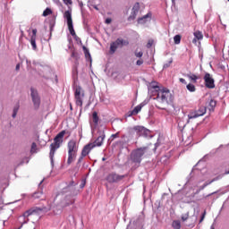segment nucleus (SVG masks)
<instances>
[{"label": "nucleus", "instance_id": "21", "mask_svg": "<svg viewBox=\"0 0 229 229\" xmlns=\"http://www.w3.org/2000/svg\"><path fill=\"white\" fill-rule=\"evenodd\" d=\"M68 24V30L70 31V35L73 37L76 40H78V36L76 35V31H74V25L72 23H67Z\"/></svg>", "mask_w": 229, "mask_h": 229}, {"label": "nucleus", "instance_id": "26", "mask_svg": "<svg viewBox=\"0 0 229 229\" xmlns=\"http://www.w3.org/2000/svg\"><path fill=\"white\" fill-rule=\"evenodd\" d=\"M139 10H140V4H139V2H137L133 7H132V10H131V13H136V15L139 13Z\"/></svg>", "mask_w": 229, "mask_h": 229}, {"label": "nucleus", "instance_id": "16", "mask_svg": "<svg viewBox=\"0 0 229 229\" xmlns=\"http://www.w3.org/2000/svg\"><path fill=\"white\" fill-rule=\"evenodd\" d=\"M41 210H42V208H40L29 209L23 213V217H30V216H33V214H35L38 211H41Z\"/></svg>", "mask_w": 229, "mask_h": 229}, {"label": "nucleus", "instance_id": "56", "mask_svg": "<svg viewBox=\"0 0 229 229\" xmlns=\"http://www.w3.org/2000/svg\"><path fill=\"white\" fill-rule=\"evenodd\" d=\"M83 187H85V181H82L81 184L80 185L81 189H83Z\"/></svg>", "mask_w": 229, "mask_h": 229}, {"label": "nucleus", "instance_id": "44", "mask_svg": "<svg viewBox=\"0 0 229 229\" xmlns=\"http://www.w3.org/2000/svg\"><path fill=\"white\" fill-rule=\"evenodd\" d=\"M83 158H85V157H83V155H81V157L78 159L77 165H80V164L83 162Z\"/></svg>", "mask_w": 229, "mask_h": 229}, {"label": "nucleus", "instance_id": "17", "mask_svg": "<svg viewBox=\"0 0 229 229\" xmlns=\"http://www.w3.org/2000/svg\"><path fill=\"white\" fill-rule=\"evenodd\" d=\"M141 110H142V106L140 105L136 106L132 111L128 112V117H131V115H137V114H139V112H140Z\"/></svg>", "mask_w": 229, "mask_h": 229}, {"label": "nucleus", "instance_id": "31", "mask_svg": "<svg viewBox=\"0 0 229 229\" xmlns=\"http://www.w3.org/2000/svg\"><path fill=\"white\" fill-rule=\"evenodd\" d=\"M216 105H217V102L214 99H211L208 103V106L210 107L209 110H214Z\"/></svg>", "mask_w": 229, "mask_h": 229}, {"label": "nucleus", "instance_id": "46", "mask_svg": "<svg viewBox=\"0 0 229 229\" xmlns=\"http://www.w3.org/2000/svg\"><path fill=\"white\" fill-rule=\"evenodd\" d=\"M142 64H144V60H142V59H139V60L136 62V65H139V66L142 65Z\"/></svg>", "mask_w": 229, "mask_h": 229}, {"label": "nucleus", "instance_id": "49", "mask_svg": "<svg viewBox=\"0 0 229 229\" xmlns=\"http://www.w3.org/2000/svg\"><path fill=\"white\" fill-rule=\"evenodd\" d=\"M64 4H72V0H63Z\"/></svg>", "mask_w": 229, "mask_h": 229}, {"label": "nucleus", "instance_id": "41", "mask_svg": "<svg viewBox=\"0 0 229 229\" xmlns=\"http://www.w3.org/2000/svg\"><path fill=\"white\" fill-rule=\"evenodd\" d=\"M181 218H182V221L183 222L187 221V219H189V213L182 215Z\"/></svg>", "mask_w": 229, "mask_h": 229}, {"label": "nucleus", "instance_id": "40", "mask_svg": "<svg viewBox=\"0 0 229 229\" xmlns=\"http://www.w3.org/2000/svg\"><path fill=\"white\" fill-rule=\"evenodd\" d=\"M144 55V53L142 51L140 52H135V56L137 58H142V56Z\"/></svg>", "mask_w": 229, "mask_h": 229}, {"label": "nucleus", "instance_id": "36", "mask_svg": "<svg viewBox=\"0 0 229 229\" xmlns=\"http://www.w3.org/2000/svg\"><path fill=\"white\" fill-rule=\"evenodd\" d=\"M135 19H137V14L135 13H131L130 16L128 17L129 22L135 21Z\"/></svg>", "mask_w": 229, "mask_h": 229}, {"label": "nucleus", "instance_id": "11", "mask_svg": "<svg viewBox=\"0 0 229 229\" xmlns=\"http://www.w3.org/2000/svg\"><path fill=\"white\" fill-rule=\"evenodd\" d=\"M204 83L206 89H216V81L214 80V77L208 72H206L204 77Z\"/></svg>", "mask_w": 229, "mask_h": 229}, {"label": "nucleus", "instance_id": "10", "mask_svg": "<svg viewBox=\"0 0 229 229\" xmlns=\"http://www.w3.org/2000/svg\"><path fill=\"white\" fill-rule=\"evenodd\" d=\"M30 96L35 110H38L40 108V96L38 95V91L34 88H30Z\"/></svg>", "mask_w": 229, "mask_h": 229}, {"label": "nucleus", "instance_id": "20", "mask_svg": "<svg viewBox=\"0 0 229 229\" xmlns=\"http://www.w3.org/2000/svg\"><path fill=\"white\" fill-rule=\"evenodd\" d=\"M64 19L67 21V24L72 23V13L71 11H65L64 13Z\"/></svg>", "mask_w": 229, "mask_h": 229}, {"label": "nucleus", "instance_id": "24", "mask_svg": "<svg viewBox=\"0 0 229 229\" xmlns=\"http://www.w3.org/2000/svg\"><path fill=\"white\" fill-rule=\"evenodd\" d=\"M19 108H21V106L19 104H16L13 106V114H12L13 119H15V117H17V114L19 113Z\"/></svg>", "mask_w": 229, "mask_h": 229}, {"label": "nucleus", "instance_id": "39", "mask_svg": "<svg viewBox=\"0 0 229 229\" xmlns=\"http://www.w3.org/2000/svg\"><path fill=\"white\" fill-rule=\"evenodd\" d=\"M171 64H173V59L169 60L167 63H165L163 65V69H169V67H171Z\"/></svg>", "mask_w": 229, "mask_h": 229}, {"label": "nucleus", "instance_id": "52", "mask_svg": "<svg viewBox=\"0 0 229 229\" xmlns=\"http://www.w3.org/2000/svg\"><path fill=\"white\" fill-rule=\"evenodd\" d=\"M148 103V100H144L142 103L140 104V106L143 108V106H146V104Z\"/></svg>", "mask_w": 229, "mask_h": 229}, {"label": "nucleus", "instance_id": "37", "mask_svg": "<svg viewBox=\"0 0 229 229\" xmlns=\"http://www.w3.org/2000/svg\"><path fill=\"white\" fill-rule=\"evenodd\" d=\"M42 194L43 192L42 191H37V192H34L32 197L35 199H38V198H41L42 197Z\"/></svg>", "mask_w": 229, "mask_h": 229}, {"label": "nucleus", "instance_id": "64", "mask_svg": "<svg viewBox=\"0 0 229 229\" xmlns=\"http://www.w3.org/2000/svg\"><path fill=\"white\" fill-rule=\"evenodd\" d=\"M172 4H175V0H172Z\"/></svg>", "mask_w": 229, "mask_h": 229}, {"label": "nucleus", "instance_id": "8", "mask_svg": "<svg viewBox=\"0 0 229 229\" xmlns=\"http://www.w3.org/2000/svg\"><path fill=\"white\" fill-rule=\"evenodd\" d=\"M130 42L128 40H124L121 38H118L115 41L112 42L110 45L109 53L110 55H114L119 47H123V46H129Z\"/></svg>", "mask_w": 229, "mask_h": 229}, {"label": "nucleus", "instance_id": "59", "mask_svg": "<svg viewBox=\"0 0 229 229\" xmlns=\"http://www.w3.org/2000/svg\"><path fill=\"white\" fill-rule=\"evenodd\" d=\"M199 192H201V190H199V188L197 190L196 194H199Z\"/></svg>", "mask_w": 229, "mask_h": 229}, {"label": "nucleus", "instance_id": "22", "mask_svg": "<svg viewBox=\"0 0 229 229\" xmlns=\"http://www.w3.org/2000/svg\"><path fill=\"white\" fill-rule=\"evenodd\" d=\"M198 114L196 113V111H191L188 114V120L186 122L187 124H189L191 123V119H198Z\"/></svg>", "mask_w": 229, "mask_h": 229}, {"label": "nucleus", "instance_id": "15", "mask_svg": "<svg viewBox=\"0 0 229 229\" xmlns=\"http://www.w3.org/2000/svg\"><path fill=\"white\" fill-rule=\"evenodd\" d=\"M186 78L189 79L191 83H198V80H201V75L190 72L186 74Z\"/></svg>", "mask_w": 229, "mask_h": 229}, {"label": "nucleus", "instance_id": "55", "mask_svg": "<svg viewBox=\"0 0 229 229\" xmlns=\"http://www.w3.org/2000/svg\"><path fill=\"white\" fill-rule=\"evenodd\" d=\"M111 22H112V19L111 18L106 19V24H110Z\"/></svg>", "mask_w": 229, "mask_h": 229}, {"label": "nucleus", "instance_id": "54", "mask_svg": "<svg viewBox=\"0 0 229 229\" xmlns=\"http://www.w3.org/2000/svg\"><path fill=\"white\" fill-rule=\"evenodd\" d=\"M113 139H118V137H119V132H116V133H114V134H112V136H111Z\"/></svg>", "mask_w": 229, "mask_h": 229}, {"label": "nucleus", "instance_id": "19", "mask_svg": "<svg viewBox=\"0 0 229 229\" xmlns=\"http://www.w3.org/2000/svg\"><path fill=\"white\" fill-rule=\"evenodd\" d=\"M194 39H193V44H196V42H198V40H203V33H201V31L199 30H196L194 33Z\"/></svg>", "mask_w": 229, "mask_h": 229}, {"label": "nucleus", "instance_id": "1", "mask_svg": "<svg viewBox=\"0 0 229 229\" xmlns=\"http://www.w3.org/2000/svg\"><path fill=\"white\" fill-rule=\"evenodd\" d=\"M148 92L152 96H156L154 99L161 105H173L174 103V96L171 93L169 89L160 87L157 82H152L148 87Z\"/></svg>", "mask_w": 229, "mask_h": 229}, {"label": "nucleus", "instance_id": "14", "mask_svg": "<svg viewBox=\"0 0 229 229\" xmlns=\"http://www.w3.org/2000/svg\"><path fill=\"white\" fill-rule=\"evenodd\" d=\"M152 15L151 13H148L143 17L138 18V24H146V22H149Z\"/></svg>", "mask_w": 229, "mask_h": 229}, {"label": "nucleus", "instance_id": "3", "mask_svg": "<svg viewBox=\"0 0 229 229\" xmlns=\"http://www.w3.org/2000/svg\"><path fill=\"white\" fill-rule=\"evenodd\" d=\"M148 151H149V148L148 147H141L132 150L131 153V162L133 164H136V165H140V162H142V157L146 153H148Z\"/></svg>", "mask_w": 229, "mask_h": 229}, {"label": "nucleus", "instance_id": "43", "mask_svg": "<svg viewBox=\"0 0 229 229\" xmlns=\"http://www.w3.org/2000/svg\"><path fill=\"white\" fill-rule=\"evenodd\" d=\"M167 160H169V157L167 156H164L161 157V161L164 162L165 164L167 163Z\"/></svg>", "mask_w": 229, "mask_h": 229}, {"label": "nucleus", "instance_id": "28", "mask_svg": "<svg viewBox=\"0 0 229 229\" xmlns=\"http://www.w3.org/2000/svg\"><path fill=\"white\" fill-rule=\"evenodd\" d=\"M186 89L189 90V92H196V86H194L192 83L186 85Z\"/></svg>", "mask_w": 229, "mask_h": 229}, {"label": "nucleus", "instance_id": "5", "mask_svg": "<svg viewBox=\"0 0 229 229\" xmlns=\"http://www.w3.org/2000/svg\"><path fill=\"white\" fill-rule=\"evenodd\" d=\"M64 197L59 202V207L61 208H67V207H71V205H74L76 203V195L74 193L71 192H63Z\"/></svg>", "mask_w": 229, "mask_h": 229}, {"label": "nucleus", "instance_id": "53", "mask_svg": "<svg viewBox=\"0 0 229 229\" xmlns=\"http://www.w3.org/2000/svg\"><path fill=\"white\" fill-rule=\"evenodd\" d=\"M152 46H153V41H148L147 44L148 49H149V47H151Z\"/></svg>", "mask_w": 229, "mask_h": 229}, {"label": "nucleus", "instance_id": "7", "mask_svg": "<svg viewBox=\"0 0 229 229\" xmlns=\"http://www.w3.org/2000/svg\"><path fill=\"white\" fill-rule=\"evenodd\" d=\"M127 174H119L115 172H111L106 176V182L107 183H121Z\"/></svg>", "mask_w": 229, "mask_h": 229}, {"label": "nucleus", "instance_id": "32", "mask_svg": "<svg viewBox=\"0 0 229 229\" xmlns=\"http://www.w3.org/2000/svg\"><path fill=\"white\" fill-rule=\"evenodd\" d=\"M30 44L32 46V49L37 50V38H30Z\"/></svg>", "mask_w": 229, "mask_h": 229}, {"label": "nucleus", "instance_id": "34", "mask_svg": "<svg viewBox=\"0 0 229 229\" xmlns=\"http://www.w3.org/2000/svg\"><path fill=\"white\" fill-rule=\"evenodd\" d=\"M174 44H176V45L180 44V42H182V36L175 35L174 37Z\"/></svg>", "mask_w": 229, "mask_h": 229}, {"label": "nucleus", "instance_id": "51", "mask_svg": "<svg viewBox=\"0 0 229 229\" xmlns=\"http://www.w3.org/2000/svg\"><path fill=\"white\" fill-rule=\"evenodd\" d=\"M72 73L73 74H78V66H74L72 69Z\"/></svg>", "mask_w": 229, "mask_h": 229}, {"label": "nucleus", "instance_id": "23", "mask_svg": "<svg viewBox=\"0 0 229 229\" xmlns=\"http://www.w3.org/2000/svg\"><path fill=\"white\" fill-rule=\"evenodd\" d=\"M198 117H201L207 114V108L205 106L199 107L198 110H195Z\"/></svg>", "mask_w": 229, "mask_h": 229}, {"label": "nucleus", "instance_id": "63", "mask_svg": "<svg viewBox=\"0 0 229 229\" xmlns=\"http://www.w3.org/2000/svg\"><path fill=\"white\" fill-rule=\"evenodd\" d=\"M70 110H72V104H70Z\"/></svg>", "mask_w": 229, "mask_h": 229}, {"label": "nucleus", "instance_id": "35", "mask_svg": "<svg viewBox=\"0 0 229 229\" xmlns=\"http://www.w3.org/2000/svg\"><path fill=\"white\" fill-rule=\"evenodd\" d=\"M71 57L72 58H74V60H76V62H78V60H80V54L72 51V55H71Z\"/></svg>", "mask_w": 229, "mask_h": 229}, {"label": "nucleus", "instance_id": "62", "mask_svg": "<svg viewBox=\"0 0 229 229\" xmlns=\"http://www.w3.org/2000/svg\"><path fill=\"white\" fill-rule=\"evenodd\" d=\"M210 229H216V227L214 226V225H212L210 226Z\"/></svg>", "mask_w": 229, "mask_h": 229}, {"label": "nucleus", "instance_id": "2", "mask_svg": "<svg viewBox=\"0 0 229 229\" xmlns=\"http://www.w3.org/2000/svg\"><path fill=\"white\" fill-rule=\"evenodd\" d=\"M65 131H60L54 138V142L50 144L49 158L52 169L55 167V154L56 153L57 149H60V146H62L64 142V137L65 136Z\"/></svg>", "mask_w": 229, "mask_h": 229}, {"label": "nucleus", "instance_id": "58", "mask_svg": "<svg viewBox=\"0 0 229 229\" xmlns=\"http://www.w3.org/2000/svg\"><path fill=\"white\" fill-rule=\"evenodd\" d=\"M44 183V179L39 182L38 187H40Z\"/></svg>", "mask_w": 229, "mask_h": 229}, {"label": "nucleus", "instance_id": "33", "mask_svg": "<svg viewBox=\"0 0 229 229\" xmlns=\"http://www.w3.org/2000/svg\"><path fill=\"white\" fill-rule=\"evenodd\" d=\"M53 13V11L51 8L47 7L44 12H43V17H47V15H51Z\"/></svg>", "mask_w": 229, "mask_h": 229}, {"label": "nucleus", "instance_id": "61", "mask_svg": "<svg viewBox=\"0 0 229 229\" xmlns=\"http://www.w3.org/2000/svg\"><path fill=\"white\" fill-rule=\"evenodd\" d=\"M218 18H219L220 24H223V21H221V16L220 15H218Z\"/></svg>", "mask_w": 229, "mask_h": 229}, {"label": "nucleus", "instance_id": "60", "mask_svg": "<svg viewBox=\"0 0 229 229\" xmlns=\"http://www.w3.org/2000/svg\"><path fill=\"white\" fill-rule=\"evenodd\" d=\"M81 8H83V2H81L80 4Z\"/></svg>", "mask_w": 229, "mask_h": 229}, {"label": "nucleus", "instance_id": "48", "mask_svg": "<svg viewBox=\"0 0 229 229\" xmlns=\"http://www.w3.org/2000/svg\"><path fill=\"white\" fill-rule=\"evenodd\" d=\"M179 81H180L181 83H182L183 85H187V81H185V79H183V78H180V79H179Z\"/></svg>", "mask_w": 229, "mask_h": 229}, {"label": "nucleus", "instance_id": "12", "mask_svg": "<svg viewBox=\"0 0 229 229\" xmlns=\"http://www.w3.org/2000/svg\"><path fill=\"white\" fill-rule=\"evenodd\" d=\"M105 131H102L99 133V136L96 139V140L91 143L95 148H100V146H103V140H105Z\"/></svg>", "mask_w": 229, "mask_h": 229}, {"label": "nucleus", "instance_id": "18", "mask_svg": "<svg viewBox=\"0 0 229 229\" xmlns=\"http://www.w3.org/2000/svg\"><path fill=\"white\" fill-rule=\"evenodd\" d=\"M73 185H74V181L70 182L69 185L64 188L62 192L74 193V188L72 187Z\"/></svg>", "mask_w": 229, "mask_h": 229}, {"label": "nucleus", "instance_id": "25", "mask_svg": "<svg viewBox=\"0 0 229 229\" xmlns=\"http://www.w3.org/2000/svg\"><path fill=\"white\" fill-rule=\"evenodd\" d=\"M172 227L174 229H181L182 228V222L180 220H174L172 223Z\"/></svg>", "mask_w": 229, "mask_h": 229}, {"label": "nucleus", "instance_id": "9", "mask_svg": "<svg viewBox=\"0 0 229 229\" xmlns=\"http://www.w3.org/2000/svg\"><path fill=\"white\" fill-rule=\"evenodd\" d=\"M82 89L81 86H76L74 89L75 103L77 106H83V97L85 94L81 93Z\"/></svg>", "mask_w": 229, "mask_h": 229}, {"label": "nucleus", "instance_id": "4", "mask_svg": "<svg viewBox=\"0 0 229 229\" xmlns=\"http://www.w3.org/2000/svg\"><path fill=\"white\" fill-rule=\"evenodd\" d=\"M131 135H136V137H144L145 139H151V131L146 129L144 126L136 125L129 129Z\"/></svg>", "mask_w": 229, "mask_h": 229}, {"label": "nucleus", "instance_id": "13", "mask_svg": "<svg viewBox=\"0 0 229 229\" xmlns=\"http://www.w3.org/2000/svg\"><path fill=\"white\" fill-rule=\"evenodd\" d=\"M94 148H96V145H93L92 143H89L86 146H84L81 150L82 157H87V155H89V153H90V151H92Z\"/></svg>", "mask_w": 229, "mask_h": 229}, {"label": "nucleus", "instance_id": "57", "mask_svg": "<svg viewBox=\"0 0 229 229\" xmlns=\"http://www.w3.org/2000/svg\"><path fill=\"white\" fill-rule=\"evenodd\" d=\"M20 69H21V64H16V68H15V70H16V71H19Z\"/></svg>", "mask_w": 229, "mask_h": 229}, {"label": "nucleus", "instance_id": "50", "mask_svg": "<svg viewBox=\"0 0 229 229\" xmlns=\"http://www.w3.org/2000/svg\"><path fill=\"white\" fill-rule=\"evenodd\" d=\"M207 212L204 211V213L202 214L199 223H203V220L205 219V216H206Z\"/></svg>", "mask_w": 229, "mask_h": 229}, {"label": "nucleus", "instance_id": "27", "mask_svg": "<svg viewBox=\"0 0 229 229\" xmlns=\"http://www.w3.org/2000/svg\"><path fill=\"white\" fill-rule=\"evenodd\" d=\"M82 49L84 51L85 58H87L88 60H92V56L90 55L89 48H87L86 47H82Z\"/></svg>", "mask_w": 229, "mask_h": 229}, {"label": "nucleus", "instance_id": "42", "mask_svg": "<svg viewBox=\"0 0 229 229\" xmlns=\"http://www.w3.org/2000/svg\"><path fill=\"white\" fill-rule=\"evenodd\" d=\"M54 28H55V21L50 22V35H51V33H53Z\"/></svg>", "mask_w": 229, "mask_h": 229}, {"label": "nucleus", "instance_id": "30", "mask_svg": "<svg viewBox=\"0 0 229 229\" xmlns=\"http://www.w3.org/2000/svg\"><path fill=\"white\" fill-rule=\"evenodd\" d=\"M92 119H93V123L98 125V123H99V116H98V113L94 112L92 114Z\"/></svg>", "mask_w": 229, "mask_h": 229}, {"label": "nucleus", "instance_id": "45", "mask_svg": "<svg viewBox=\"0 0 229 229\" xmlns=\"http://www.w3.org/2000/svg\"><path fill=\"white\" fill-rule=\"evenodd\" d=\"M31 38H37V29H33L32 30Z\"/></svg>", "mask_w": 229, "mask_h": 229}, {"label": "nucleus", "instance_id": "6", "mask_svg": "<svg viewBox=\"0 0 229 229\" xmlns=\"http://www.w3.org/2000/svg\"><path fill=\"white\" fill-rule=\"evenodd\" d=\"M67 148H68L67 164L68 165H71V164H72V161L74 160V157H76V153H78V145H76V140H71L68 142Z\"/></svg>", "mask_w": 229, "mask_h": 229}, {"label": "nucleus", "instance_id": "38", "mask_svg": "<svg viewBox=\"0 0 229 229\" xmlns=\"http://www.w3.org/2000/svg\"><path fill=\"white\" fill-rule=\"evenodd\" d=\"M30 153H37V143L33 142L31 144Z\"/></svg>", "mask_w": 229, "mask_h": 229}, {"label": "nucleus", "instance_id": "47", "mask_svg": "<svg viewBox=\"0 0 229 229\" xmlns=\"http://www.w3.org/2000/svg\"><path fill=\"white\" fill-rule=\"evenodd\" d=\"M159 146H160V142L157 140V142L155 143V148H153V151H157V149L158 148Z\"/></svg>", "mask_w": 229, "mask_h": 229}, {"label": "nucleus", "instance_id": "29", "mask_svg": "<svg viewBox=\"0 0 229 229\" xmlns=\"http://www.w3.org/2000/svg\"><path fill=\"white\" fill-rule=\"evenodd\" d=\"M216 179H213L208 182H205L203 185L199 186V191H203L206 187H208V185H210L211 183H214V182H216Z\"/></svg>", "mask_w": 229, "mask_h": 229}]
</instances>
